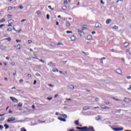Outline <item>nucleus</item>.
Instances as JSON below:
<instances>
[{
    "label": "nucleus",
    "mask_w": 131,
    "mask_h": 131,
    "mask_svg": "<svg viewBox=\"0 0 131 131\" xmlns=\"http://www.w3.org/2000/svg\"><path fill=\"white\" fill-rule=\"evenodd\" d=\"M84 29H86V28L84 27H82L81 29H79L78 30V32H79L80 36H81V34H83V30H84Z\"/></svg>",
    "instance_id": "nucleus-1"
},
{
    "label": "nucleus",
    "mask_w": 131,
    "mask_h": 131,
    "mask_svg": "<svg viewBox=\"0 0 131 131\" xmlns=\"http://www.w3.org/2000/svg\"><path fill=\"white\" fill-rule=\"evenodd\" d=\"M123 101H124V102L127 103V104H129V105H131V100L130 99L125 97Z\"/></svg>",
    "instance_id": "nucleus-2"
},
{
    "label": "nucleus",
    "mask_w": 131,
    "mask_h": 131,
    "mask_svg": "<svg viewBox=\"0 0 131 131\" xmlns=\"http://www.w3.org/2000/svg\"><path fill=\"white\" fill-rule=\"evenodd\" d=\"M15 120H16V118H15V117L9 118L7 120V122H11L12 121H15Z\"/></svg>",
    "instance_id": "nucleus-3"
},
{
    "label": "nucleus",
    "mask_w": 131,
    "mask_h": 131,
    "mask_svg": "<svg viewBox=\"0 0 131 131\" xmlns=\"http://www.w3.org/2000/svg\"><path fill=\"white\" fill-rule=\"evenodd\" d=\"M113 129L115 131H122L123 130V128H113Z\"/></svg>",
    "instance_id": "nucleus-4"
},
{
    "label": "nucleus",
    "mask_w": 131,
    "mask_h": 131,
    "mask_svg": "<svg viewBox=\"0 0 131 131\" xmlns=\"http://www.w3.org/2000/svg\"><path fill=\"white\" fill-rule=\"evenodd\" d=\"M10 99L11 100H12V101H13V102H14V103H18V100L17 99L14 98V97H10Z\"/></svg>",
    "instance_id": "nucleus-5"
},
{
    "label": "nucleus",
    "mask_w": 131,
    "mask_h": 131,
    "mask_svg": "<svg viewBox=\"0 0 131 131\" xmlns=\"http://www.w3.org/2000/svg\"><path fill=\"white\" fill-rule=\"evenodd\" d=\"M116 73H117V74H121V70H120V69H117L116 71Z\"/></svg>",
    "instance_id": "nucleus-6"
},
{
    "label": "nucleus",
    "mask_w": 131,
    "mask_h": 131,
    "mask_svg": "<svg viewBox=\"0 0 131 131\" xmlns=\"http://www.w3.org/2000/svg\"><path fill=\"white\" fill-rule=\"evenodd\" d=\"M81 131H89V128L86 126L83 127H82V130H81Z\"/></svg>",
    "instance_id": "nucleus-7"
},
{
    "label": "nucleus",
    "mask_w": 131,
    "mask_h": 131,
    "mask_svg": "<svg viewBox=\"0 0 131 131\" xmlns=\"http://www.w3.org/2000/svg\"><path fill=\"white\" fill-rule=\"evenodd\" d=\"M8 23L10 24H14V23H15V21L13 19H11L8 21Z\"/></svg>",
    "instance_id": "nucleus-8"
},
{
    "label": "nucleus",
    "mask_w": 131,
    "mask_h": 131,
    "mask_svg": "<svg viewBox=\"0 0 131 131\" xmlns=\"http://www.w3.org/2000/svg\"><path fill=\"white\" fill-rule=\"evenodd\" d=\"M128 46H129V43H128L127 42L124 43V48H127V47H128Z\"/></svg>",
    "instance_id": "nucleus-9"
},
{
    "label": "nucleus",
    "mask_w": 131,
    "mask_h": 131,
    "mask_svg": "<svg viewBox=\"0 0 131 131\" xmlns=\"http://www.w3.org/2000/svg\"><path fill=\"white\" fill-rule=\"evenodd\" d=\"M89 109H90V107L88 106L83 107V110H84V111H86V110H89Z\"/></svg>",
    "instance_id": "nucleus-10"
},
{
    "label": "nucleus",
    "mask_w": 131,
    "mask_h": 131,
    "mask_svg": "<svg viewBox=\"0 0 131 131\" xmlns=\"http://www.w3.org/2000/svg\"><path fill=\"white\" fill-rule=\"evenodd\" d=\"M58 119H59V120H60L61 121H63L64 122H65V121H66V119H65L62 117H58Z\"/></svg>",
    "instance_id": "nucleus-11"
},
{
    "label": "nucleus",
    "mask_w": 131,
    "mask_h": 131,
    "mask_svg": "<svg viewBox=\"0 0 131 131\" xmlns=\"http://www.w3.org/2000/svg\"><path fill=\"white\" fill-rule=\"evenodd\" d=\"M0 49H1V50H6V49H7V47L4 46H1L0 47Z\"/></svg>",
    "instance_id": "nucleus-12"
},
{
    "label": "nucleus",
    "mask_w": 131,
    "mask_h": 131,
    "mask_svg": "<svg viewBox=\"0 0 131 131\" xmlns=\"http://www.w3.org/2000/svg\"><path fill=\"white\" fill-rule=\"evenodd\" d=\"M48 66H50V67H52V66H55V63L53 62H50L48 64Z\"/></svg>",
    "instance_id": "nucleus-13"
},
{
    "label": "nucleus",
    "mask_w": 131,
    "mask_h": 131,
    "mask_svg": "<svg viewBox=\"0 0 131 131\" xmlns=\"http://www.w3.org/2000/svg\"><path fill=\"white\" fill-rule=\"evenodd\" d=\"M100 62L103 64V60H106V58L105 57H102L101 59H99Z\"/></svg>",
    "instance_id": "nucleus-14"
},
{
    "label": "nucleus",
    "mask_w": 131,
    "mask_h": 131,
    "mask_svg": "<svg viewBox=\"0 0 131 131\" xmlns=\"http://www.w3.org/2000/svg\"><path fill=\"white\" fill-rule=\"evenodd\" d=\"M112 20L111 19H108L106 21V24L108 25L111 22Z\"/></svg>",
    "instance_id": "nucleus-15"
},
{
    "label": "nucleus",
    "mask_w": 131,
    "mask_h": 131,
    "mask_svg": "<svg viewBox=\"0 0 131 131\" xmlns=\"http://www.w3.org/2000/svg\"><path fill=\"white\" fill-rule=\"evenodd\" d=\"M87 39H88V40H91L92 39H93V37H92V36L89 35L88 36H87Z\"/></svg>",
    "instance_id": "nucleus-16"
},
{
    "label": "nucleus",
    "mask_w": 131,
    "mask_h": 131,
    "mask_svg": "<svg viewBox=\"0 0 131 131\" xmlns=\"http://www.w3.org/2000/svg\"><path fill=\"white\" fill-rule=\"evenodd\" d=\"M69 88L70 90H74V85H70Z\"/></svg>",
    "instance_id": "nucleus-17"
},
{
    "label": "nucleus",
    "mask_w": 131,
    "mask_h": 131,
    "mask_svg": "<svg viewBox=\"0 0 131 131\" xmlns=\"http://www.w3.org/2000/svg\"><path fill=\"white\" fill-rule=\"evenodd\" d=\"M112 29H115V30H117V29H118V27L114 26V27H112Z\"/></svg>",
    "instance_id": "nucleus-18"
},
{
    "label": "nucleus",
    "mask_w": 131,
    "mask_h": 131,
    "mask_svg": "<svg viewBox=\"0 0 131 131\" xmlns=\"http://www.w3.org/2000/svg\"><path fill=\"white\" fill-rule=\"evenodd\" d=\"M71 39L72 40H75V39H76V37H75V36H72L71 37Z\"/></svg>",
    "instance_id": "nucleus-19"
},
{
    "label": "nucleus",
    "mask_w": 131,
    "mask_h": 131,
    "mask_svg": "<svg viewBox=\"0 0 131 131\" xmlns=\"http://www.w3.org/2000/svg\"><path fill=\"white\" fill-rule=\"evenodd\" d=\"M95 119L96 120H100V119H101V116H96Z\"/></svg>",
    "instance_id": "nucleus-20"
},
{
    "label": "nucleus",
    "mask_w": 131,
    "mask_h": 131,
    "mask_svg": "<svg viewBox=\"0 0 131 131\" xmlns=\"http://www.w3.org/2000/svg\"><path fill=\"white\" fill-rule=\"evenodd\" d=\"M4 126L5 127V129H8V128L9 127V125L7 124H4Z\"/></svg>",
    "instance_id": "nucleus-21"
},
{
    "label": "nucleus",
    "mask_w": 131,
    "mask_h": 131,
    "mask_svg": "<svg viewBox=\"0 0 131 131\" xmlns=\"http://www.w3.org/2000/svg\"><path fill=\"white\" fill-rule=\"evenodd\" d=\"M14 48H18L17 50H20V44L17 45L16 46H14Z\"/></svg>",
    "instance_id": "nucleus-22"
},
{
    "label": "nucleus",
    "mask_w": 131,
    "mask_h": 131,
    "mask_svg": "<svg viewBox=\"0 0 131 131\" xmlns=\"http://www.w3.org/2000/svg\"><path fill=\"white\" fill-rule=\"evenodd\" d=\"M61 117H63V118H67V115L66 114H63L61 115Z\"/></svg>",
    "instance_id": "nucleus-23"
},
{
    "label": "nucleus",
    "mask_w": 131,
    "mask_h": 131,
    "mask_svg": "<svg viewBox=\"0 0 131 131\" xmlns=\"http://www.w3.org/2000/svg\"><path fill=\"white\" fill-rule=\"evenodd\" d=\"M53 72H59V71L57 69H54L52 70Z\"/></svg>",
    "instance_id": "nucleus-24"
},
{
    "label": "nucleus",
    "mask_w": 131,
    "mask_h": 131,
    "mask_svg": "<svg viewBox=\"0 0 131 131\" xmlns=\"http://www.w3.org/2000/svg\"><path fill=\"white\" fill-rule=\"evenodd\" d=\"M130 49V48H129L128 49H127L126 51V53H128L129 54V55H131L130 51L129 50Z\"/></svg>",
    "instance_id": "nucleus-25"
},
{
    "label": "nucleus",
    "mask_w": 131,
    "mask_h": 131,
    "mask_svg": "<svg viewBox=\"0 0 131 131\" xmlns=\"http://www.w3.org/2000/svg\"><path fill=\"white\" fill-rule=\"evenodd\" d=\"M121 112V110H116V113H120Z\"/></svg>",
    "instance_id": "nucleus-26"
},
{
    "label": "nucleus",
    "mask_w": 131,
    "mask_h": 131,
    "mask_svg": "<svg viewBox=\"0 0 131 131\" xmlns=\"http://www.w3.org/2000/svg\"><path fill=\"white\" fill-rule=\"evenodd\" d=\"M51 47H55L56 43H55L54 42H52V43H51Z\"/></svg>",
    "instance_id": "nucleus-27"
},
{
    "label": "nucleus",
    "mask_w": 131,
    "mask_h": 131,
    "mask_svg": "<svg viewBox=\"0 0 131 131\" xmlns=\"http://www.w3.org/2000/svg\"><path fill=\"white\" fill-rule=\"evenodd\" d=\"M36 68L37 69H40V68H41V66H36Z\"/></svg>",
    "instance_id": "nucleus-28"
},
{
    "label": "nucleus",
    "mask_w": 131,
    "mask_h": 131,
    "mask_svg": "<svg viewBox=\"0 0 131 131\" xmlns=\"http://www.w3.org/2000/svg\"><path fill=\"white\" fill-rule=\"evenodd\" d=\"M78 123H79L78 120L75 121V124H76V125H79Z\"/></svg>",
    "instance_id": "nucleus-29"
},
{
    "label": "nucleus",
    "mask_w": 131,
    "mask_h": 131,
    "mask_svg": "<svg viewBox=\"0 0 131 131\" xmlns=\"http://www.w3.org/2000/svg\"><path fill=\"white\" fill-rule=\"evenodd\" d=\"M11 38L10 37H8L6 39H5V40H8V41H11Z\"/></svg>",
    "instance_id": "nucleus-30"
},
{
    "label": "nucleus",
    "mask_w": 131,
    "mask_h": 131,
    "mask_svg": "<svg viewBox=\"0 0 131 131\" xmlns=\"http://www.w3.org/2000/svg\"><path fill=\"white\" fill-rule=\"evenodd\" d=\"M66 25H67V27H69L71 25H70V23H69L68 21H67Z\"/></svg>",
    "instance_id": "nucleus-31"
},
{
    "label": "nucleus",
    "mask_w": 131,
    "mask_h": 131,
    "mask_svg": "<svg viewBox=\"0 0 131 131\" xmlns=\"http://www.w3.org/2000/svg\"><path fill=\"white\" fill-rule=\"evenodd\" d=\"M102 109H107V110H109V109H110V107L104 106V107H102Z\"/></svg>",
    "instance_id": "nucleus-32"
},
{
    "label": "nucleus",
    "mask_w": 131,
    "mask_h": 131,
    "mask_svg": "<svg viewBox=\"0 0 131 131\" xmlns=\"http://www.w3.org/2000/svg\"><path fill=\"white\" fill-rule=\"evenodd\" d=\"M13 76H17V72L15 71V73H13Z\"/></svg>",
    "instance_id": "nucleus-33"
},
{
    "label": "nucleus",
    "mask_w": 131,
    "mask_h": 131,
    "mask_svg": "<svg viewBox=\"0 0 131 131\" xmlns=\"http://www.w3.org/2000/svg\"><path fill=\"white\" fill-rule=\"evenodd\" d=\"M6 21V20L5 19V18H2V20L0 21L1 23H3L4 22H5Z\"/></svg>",
    "instance_id": "nucleus-34"
},
{
    "label": "nucleus",
    "mask_w": 131,
    "mask_h": 131,
    "mask_svg": "<svg viewBox=\"0 0 131 131\" xmlns=\"http://www.w3.org/2000/svg\"><path fill=\"white\" fill-rule=\"evenodd\" d=\"M13 9V7H12V6H9L8 7V10L9 11H11V10Z\"/></svg>",
    "instance_id": "nucleus-35"
},
{
    "label": "nucleus",
    "mask_w": 131,
    "mask_h": 131,
    "mask_svg": "<svg viewBox=\"0 0 131 131\" xmlns=\"http://www.w3.org/2000/svg\"><path fill=\"white\" fill-rule=\"evenodd\" d=\"M93 129H94V127H90L88 128V130H93Z\"/></svg>",
    "instance_id": "nucleus-36"
},
{
    "label": "nucleus",
    "mask_w": 131,
    "mask_h": 131,
    "mask_svg": "<svg viewBox=\"0 0 131 131\" xmlns=\"http://www.w3.org/2000/svg\"><path fill=\"white\" fill-rule=\"evenodd\" d=\"M63 4H64V5H67L68 4V1L67 0L64 1Z\"/></svg>",
    "instance_id": "nucleus-37"
},
{
    "label": "nucleus",
    "mask_w": 131,
    "mask_h": 131,
    "mask_svg": "<svg viewBox=\"0 0 131 131\" xmlns=\"http://www.w3.org/2000/svg\"><path fill=\"white\" fill-rule=\"evenodd\" d=\"M18 9H20V10H23L24 9V7L21 6L18 7Z\"/></svg>",
    "instance_id": "nucleus-38"
},
{
    "label": "nucleus",
    "mask_w": 131,
    "mask_h": 131,
    "mask_svg": "<svg viewBox=\"0 0 131 131\" xmlns=\"http://www.w3.org/2000/svg\"><path fill=\"white\" fill-rule=\"evenodd\" d=\"M120 59L121 60V61H123V62L124 63H125V60L124 58H123H123H121Z\"/></svg>",
    "instance_id": "nucleus-39"
},
{
    "label": "nucleus",
    "mask_w": 131,
    "mask_h": 131,
    "mask_svg": "<svg viewBox=\"0 0 131 131\" xmlns=\"http://www.w3.org/2000/svg\"><path fill=\"white\" fill-rule=\"evenodd\" d=\"M5 120V118L2 117L0 118V121H4Z\"/></svg>",
    "instance_id": "nucleus-40"
},
{
    "label": "nucleus",
    "mask_w": 131,
    "mask_h": 131,
    "mask_svg": "<svg viewBox=\"0 0 131 131\" xmlns=\"http://www.w3.org/2000/svg\"><path fill=\"white\" fill-rule=\"evenodd\" d=\"M36 13L38 15H39V14H41L40 11H39V10L37 11Z\"/></svg>",
    "instance_id": "nucleus-41"
},
{
    "label": "nucleus",
    "mask_w": 131,
    "mask_h": 131,
    "mask_svg": "<svg viewBox=\"0 0 131 131\" xmlns=\"http://www.w3.org/2000/svg\"><path fill=\"white\" fill-rule=\"evenodd\" d=\"M17 107H22V104L19 103L17 105Z\"/></svg>",
    "instance_id": "nucleus-42"
},
{
    "label": "nucleus",
    "mask_w": 131,
    "mask_h": 131,
    "mask_svg": "<svg viewBox=\"0 0 131 131\" xmlns=\"http://www.w3.org/2000/svg\"><path fill=\"white\" fill-rule=\"evenodd\" d=\"M67 34H69L70 33H72V31H67Z\"/></svg>",
    "instance_id": "nucleus-43"
},
{
    "label": "nucleus",
    "mask_w": 131,
    "mask_h": 131,
    "mask_svg": "<svg viewBox=\"0 0 131 131\" xmlns=\"http://www.w3.org/2000/svg\"><path fill=\"white\" fill-rule=\"evenodd\" d=\"M47 19H48V20L50 19V15L47 14Z\"/></svg>",
    "instance_id": "nucleus-44"
},
{
    "label": "nucleus",
    "mask_w": 131,
    "mask_h": 131,
    "mask_svg": "<svg viewBox=\"0 0 131 131\" xmlns=\"http://www.w3.org/2000/svg\"><path fill=\"white\" fill-rule=\"evenodd\" d=\"M5 24H2L0 25V28H2V27H5Z\"/></svg>",
    "instance_id": "nucleus-45"
},
{
    "label": "nucleus",
    "mask_w": 131,
    "mask_h": 131,
    "mask_svg": "<svg viewBox=\"0 0 131 131\" xmlns=\"http://www.w3.org/2000/svg\"><path fill=\"white\" fill-rule=\"evenodd\" d=\"M36 76H39V77H40V76H41L40 75V74L37 73L36 74Z\"/></svg>",
    "instance_id": "nucleus-46"
},
{
    "label": "nucleus",
    "mask_w": 131,
    "mask_h": 131,
    "mask_svg": "<svg viewBox=\"0 0 131 131\" xmlns=\"http://www.w3.org/2000/svg\"><path fill=\"white\" fill-rule=\"evenodd\" d=\"M48 8H49V9H50V10H54V8H52V6H49Z\"/></svg>",
    "instance_id": "nucleus-47"
},
{
    "label": "nucleus",
    "mask_w": 131,
    "mask_h": 131,
    "mask_svg": "<svg viewBox=\"0 0 131 131\" xmlns=\"http://www.w3.org/2000/svg\"><path fill=\"white\" fill-rule=\"evenodd\" d=\"M100 3L102 4V5H105V3H104V2H103V0L100 1Z\"/></svg>",
    "instance_id": "nucleus-48"
},
{
    "label": "nucleus",
    "mask_w": 131,
    "mask_h": 131,
    "mask_svg": "<svg viewBox=\"0 0 131 131\" xmlns=\"http://www.w3.org/2000/svg\"><path fill=\"white\" fill-rule=\"evenodd\" d=\"M7 31H9L10 32H12V29H11V28L8 29Z\"/></svg>",
    "instance_id": "nucleus-49"
},
{
    "label": "nucleus",
    "mask_w": 131,
    "mask_h": 131,
    "mask_svg": "<svg viewBox=\"0 0 131 131\" xmlns=\"http://www.w3.org/2000/svg\"><path fill=\"white\" fill-rule=\"evenodd\" d=\"M76 128H77V129H80L81 130H82V127H77Z\"/></svg>",
    "instance_id": "nucleus-50"
},
{
    "label": "nucleus",
    "mask_w": 131,
    "mask_h": 131,
    "mask_svg": "<svg viewBox=\"0 0 131 131\" xmlns=\"http://www.w3.org/2000/svg\"><path fill=\"white\" fill-rule=\"evenodd\" d=\"M57 46H63V44L62 43H60V42H58L57 43Z\"/></svg>",
    "instance_id": "nucleus-51"
},
{
    "label": "nucleus",
    "mask_w": 131,
    "mask_h": 131,
    "mask_svg": "<svg viewBox=\"0 0 131 131\" xmlns=\"http://www.w3.org/2000/svg\"><path fill=\"white\" fill-rule=\"evenodd\" d=\"M97 25H99V24H96V25H95L96 28H99V26Z\"/></svg>",
    "instance_id": "nucleus-52"
},
{
    "label": "nucleus",
    "mask_w": 131,
    "mask_h": 131,
    "mask_svg": "<svg viewBox=\"0 0 131 131\" xmlns=\"http://www.w3.org/2000/svg\"><path fill=\"white\" fill-rule=\"evenodd\" d=\"M21 131H27V130H26V129H25V128H22L21 129Z\"/></svg>",
    "instance_id": "nucleus-53"
},
{
    "label": "nucleus",
    "mask_w": 131,
    "mask_h": 131,
    "mask_svg": "<svg viewBox=\"0 0 131 131\" xmlns=\"http://www.w3.org/2000/svg\"><path fill=\"white\" fill-rule=\"evenodd\" d=\"M40 62H41V63H45V60H42V59H40L39 60Z\"/></svg>",
    "instance_id": "nucleus-54"
},
{
    "label": "nucleus",
    "mask_w": 131,
    "mask_h": 131,
    "mask_svg": "<svg viewBox=\"0 0 131 131\" xmlns=\"http://www.w3.org/2000/svg\"><path fill=\"white\" fill-rule=\"evenodd\" d=\"M105 104H110V102L108 101H107V100H106L105 101Z\"/></svg>",
    "instance_id": "nucleus-55"
},
{
    "label": "nucleus",
    "mask_w": 131,
    "mask_h": 131,
    "mask_svg": "<svg viewBox=\"0 0 131 131\" xmlns=\"http://www.w3.org/2000/svg\"><path fill=\"white\" fill-rule=\"evenodd\" d=\"M95 102H99V98H96L95 99Z\"/></svg>",
    "instance_id": "nucleus-56"
},
{
    "label": "nucleus",
    "mask_w": 131,
    "mask_h": 131,
    "mask_svg": "<svg viewBox=\"0 0 131 131\" xmlns=\"http://www.w3.org/2000/svg\"><path fill=\"white\" fill-rule=\"evenodd\" d=\"M28 43H31V42H32V41L31 40H28Z\"/></svg>",
    "instance_id": "nucleus-57"
},
{
    "label": "nucleus",
    "mask_w": 131,
    "mask_h": 131,
    "mask_svg": "<svg viewBox=\"0 0 131 131\" xmlns=\"http://www.w3.org/2000/svg\"><path fill=\"white\" fill-rule=\"evenodd\" d=\"M52 99H53V97H50V98L47 97V100H52Z\"/></svg>",
    "instance_id": "nucleus-58"
},
{
    "label": "nucleus",
    "mask_w": 131,
    "mask_h": 131,
    "mask_svg": "<svg viewBox=\"0 0 131 131\" xmlns=\"http://www.w3.org/2000/svg\"><path fill=\"white\" fill-rule=\"evenodd\" d=\"M115 101H119V102H120V101H122V100H121V99H115Z\"/></svg>",
    "instance_id": "nucleus-59"
},
{
    "label": "nucleus",
    "mask_w": 131,
    "mask_h": 131,
    "mask_svg": "<svg viewBox=\"0 0 131 131\" xmlns=\"http://www.w3.org/2000/svg\"><path fill=\"white\" fill-rule=\"evenodd\" d=\"M4 128V126L2 125H0V129H3Z\"/></svg>",
    "instance_id": "nucleus-60"
},
{
    "label": "nucleus",
    "mask_w": 131,
    "mask_h": 131,
    "mask_svg": "<svg viewBox=\"0 0 131 131\" xmlns=\"http://www.w3.org/2000/svg\"><path fill=\"white\" fill-rule=\"evenodd\" d=\"M7 17H8V18H11V17H12V15L9 14V15H7Z\"/></svg>",
    "instance_id": "nucleus-61"
},
{
    "label": "nucleus",
    "mask_w": 131,
    "mask_h": 131,
    "mask_svg": "<svg viewBox=\"0 0 131 131\" xmlns=\"http://www.w3.org/2000/svg\"><path fill=\"white\" fill-rule=\"evenodd\" d=\"M26 21V19H24L21 20V23H23V22H24V21Z\"/></svg>",
    "instance_id": "nucleus-62"
},
{
    "label": "nucleus",
    "mask_w": 131,
    "mask_h": 131,
    "mask_svg": "<svg viewBox=\"0 0 131 131\" xmlns=\"http://www.w3.org/2000/svg\"><path fill=\"white\" fill-rule=\"evenodd\" d=\"M131 79V77L128 76L127 77V79Z\"/></svg>",
    "instance_id": "nucleus-63"
},
{
    "label": "nucleus",
    "mask_w": 131,
    "mask_h": 131,
    "mask_svg": "<svg viewBox=\"0 0 131 131\" xmlns=\"http://www.w3.org/2000/svg\"><path fill=\"white\" fill-rule=\"evenodd\" d=\"M33 84H36V81L35 80L34 81Z\"/></svg>",
    "instance_id": "nucleus-64"
}]
</instances>
